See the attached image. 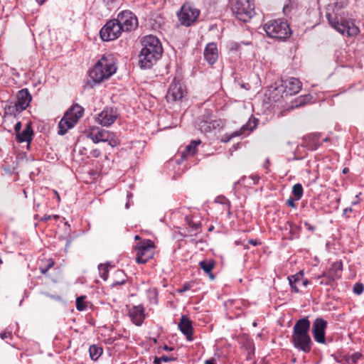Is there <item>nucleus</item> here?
<instances>
[{
    "label": "nucleus",
    "instance_id": "aec40b11",
    "mask_svg": "<svg viewBox=\"0 0 364 364\" xmlns=\"http://www.w3.org/2000/svg\"><path fill=\"white\" fill-rule=\"evenodd\" d=\"M109 132V131L100 129L99 127H93L87 133V136L95 144H97L100 141L105 142V139L107 138Z\"/></svg>",
    "mask_w": 364,
    "mask_h": 364
},
{
    "label": "nucleus",
    "instance_id": "412c9836",
    "mask_svg": "<svg viewBox=\"0 0 364 364\" xmlns=\"http://www.w3.org/2000/svg\"><path fill=\"white\" fill-rule=\"evenodd\" d=\"M178 328L186 336L188 341H193V326L191 321L188 318L183 316L178 323Z\"/></svg>",
    "mask_w": 364,
    "mask_h": 364
},
{
    "label": "nucleus",
    "instance_id": "c03bdc74",
    "mask_svg": "<svg viewBox=\"0 0 364 364\" xmlns=\"http://www.w3.org/2000/svg\"><path fill=\"white\" fill-rule=\"evenodd\" d=\"M348 4V0H336L334 2L335 7L337 10L345 7Z\"/></svg>",
    "mask_w": 364,
    "mask_h": 364
},
{
    "label": "nucleus",
    "instance_id": "774afa93",
    "mask_svg": "<svg viewBox=\"0 0 364 364\" xmlns=\"http://www.w3.org/2000/svg\"><path fill=\"white\" fill-rule=\"evenodd\" d=\"M327 140H328V139H327V138H326V139H323V141H326Z\"/></svg>",
    "mask_w": 364,
    "mask_h": 364
},
{
    "label": "nucleus",
    "instance_id": "f8f14e48",
    "mask_svg": "<svg viewBox=\"0 0 364 364\" xmlns=\"http://www.w3.org/2000/svg\"><path fill=\"white\" fill-rule=\"evenodd\" d=\"M199 15L200 11L188 4L183 5L180 11L178 13L180 23L186 26H190L195 23Z\"/></svg>",
    "mask_w": 364,
    "mask_h": 364
},
{
    "label": "nucleus",
    "instance_id": "20e7f679",
    "mask_svg": "<svg viewBox=\"0 0 364 364\" xmlns=\"http://www.w3.org/2000/svg\"><path fill=\"white\" fill-rule=\"evenodd\" d=\"M326 17L329 24L341 34L355 36L360 32L358 27L352 21L345 19L339 13L334 11L333 13L327 12Z\"/></svg>",
    "mask_w": 364,
    "mask_h": 364
},
{
    "label": "nucleus",
    "instance_id": "f03ea898",
    "mask_svg": "<svg viewBox=\"0 0 364 364\" xmlns=\"http://www.w3.org/2000/svg\"><path fill=\"white\" fill-rule=\"evenodd\" d=\"M310 327L311 322L308 318H300L296 321L291 335L294 347L306 353L311 350L313 344L309 333Z\"/></svg>",
    "mask_w": 364,
    "mask_h": 364
},
{
    "label": "nucleus",
    "instance_id": "a19ab883",
    "mask_svg": "<svg viewBox=\"0 0 364 364\" xmlns=\"http://www.w3.org/2000/svg\"><path fill=\"white\" fill-rule=\"evenodd\" d=\"M188 225L190 228H191L193 230L198 231L200 228V224L197 222H194L191 219H188L187 220Z\"/></svg>",
    "mask_w": 364,
    "mask_h": 364
},
{
    "label": "nucleus",
    "instance_id": "ddd939ff",
    "mask_svg": "<svg viewBox=\"0 0 364 364\" xmlns=\"http://www.w3.org/2000/svg\"><path fill=\"white\" fill-rule=\"evenodd\" d=\"M119 25L124 31L134 30L138 26V20L136 16L129 11H122L116 18Z\"/></svg>",
    "mask_w": 364,
    "mask_h": 364
},
{
    "label": "nucleus",
    "instance_id": "338daca9",
    "mask_svg": "<svg viewBox=\"0 0 364 364\" xmlns=\"http://www.w3.org/2000/svg\"><path fill=\"white\" fill-rule=\"evenodd\" d=\"M139 239H140V237H139V235H136V236H135V240H139Z\"/></svg>",
    "mask_w": 364,
    "mask_h": 364
},
{
    "label": "nucleus",
    "instance_id": "423d86ee",
    "mask_svg": "<svg viewBox=\"0 0 364 364\" xmlns=\"http://www.w3.org/2000/svg\"><path fill=\"white\" fill-rule=\"evenodd\" d=\"M232 14L241 21L247 22L255 15V4L252 0H229Z\"/></svg>",
    "mask_w": 364,
    "mask_h": 364
},
{
    "label": "nucleus",
    "instance_id": "13d9d810",
    "mask_svg": "<svg viewBox=\"0 0 364 364\" xmlns=\"http://www.w3.org/2000/svg\"><path fill=\"white\" fill-rule=\"evenodd\" d=\"M351 211H352L351 208H346V209H344V213H346L348 212H351Z\"/></svg>",
    "mask_w": 364,
    "mask_h": 364
},
{
    "label": "nucleus",
    "instance_id": "a878e982",
    "mask_svg": "<svg viewBox=\"0 0 364 364\" xmlns=\"http://www.w3.org/2000/svg\"><path fill=\"white\" fill-rule=\"evenodd\" d=\"M114 280L111 284L112 287H115L118 285H123L127 282V275L121 269H117L114 273Z\"/></svg>",
    "mask_w": 364,
    "mask_h": 364
},
{
    "label": "nucleus",
    "instance_id": "ea45409f",
    "mask_svg": "<svg viewBox=\"0 0 364 364\" xmlns=\"http://www.w3.org/2000/svg\"><path fill=\"white\" fill-rule=\"evenodd\" d=\"M209 124H210L212 130L219 129L222 126V121L220 119L210 120Z\"/></svg>",
    "mask_w": 364,
    "mask_h": 364
},
{
    "label": "nucleus",
    "instance_id": "09e8293b",
    "mask_svg": "<svg viewBox=\"0 0 364 364\" xmlns=\"http://www.w3.org/2000/svg\"><path fill=\"white\" fill-rule=\"evenodd\" d=\"M287 205L291 207V208H295L296 207V205H295V203H294V200L291 198H289L287 200Z\"/></svg>",
    "mask_w": 364,
    "mask_h": 364
},
{
    "label": "nucleus",
    "instance_id": "37998d69",
    "mask_svg": "<svg viewBox=\"0 0 364 364\" xmlns=\"http://www.w3.org/2000/svg\"><path fill=\"white\" fill-rule=\"evenodd\" d=\"M364 290L363 284L356 283L353 287V292L358 295L360 294Z\"/></svg>",
    "mask_w": 364,
    "mask_h": 364
},
{
    "label": "nucleus",
    "instance_id": "bb28decb",
    "mask_svg": "<svg viewBox=\"0 0 364 364\" xmlns=\"http://www.w3.org/2000/svg\"><path fill=\"white\" fill-rule=\"evenodd\" d=\"M200 144V140H193L186 146L185 151L181 153V157L183 159L186 158L187 155L193 156L196 151V147Z\"/></svg>",
    "mask_w": 364,
    "mask_h": 364
},
{
    "label": "nucleus",
    "instance_id": "f3484780",
    "mask_svg": "<svg viewBox=\"0 0 364 364\" xmlns=\"http://www.w3.org/2000/svg\"><path fill=\"white\" fill-rule=\"evenodd\" d=\"M118 113L116 109L105 107L97 116V121L104 127H109L112 124L117 118Z\"/></svg>",
    "mask_w": 364,
    "mask_h": 364
},
{
    "label": "nucleus",
    "instance_id": "6ab92c4d",
    "mask_svg": "<svg viewBox=\"0 0 364 364\" xmlns=\"http://www.w3.org/2000/svg\"><path fill=\"white\" fill-rule=\"evenodd\" d=\"M129 315L136 326H141L145 318L144 308L141 305L132 306L129 311Z\"/></svg>",
    "mask_w": 364,
    "mask_h": 364
},
{
    "label": "nucleus",
    "instance_id": "e2e57ef3",
    "mask_svg": "<svg viewBox=\"0 0 364 364\" xmlns=\"http://www.w3.org/2000/svg\"><path fill=\"white\" fill-rule=\"evenodd\" d=\"M50 218V215H48V216L45 217V218H44V220H49Z\"/></svg>",
    "mask_w": 364,
    "mask_h": 364
},
{
    "label": "nucleus",
    "instance_id": "69168bd1",
    "mask_svg": "<svg viewBox=\"0 0 364 364\" xmlns=\"http://www.w3.org/2000/svg\"><path fill=\"white\" fill-rule=\"evenodd\" d=\"M288 225H289V227L291 228H292V225H293V223H291V222H288Z\"/></svg>",
    "mask_w": 364,
    "mask_h": 364
},
{
    "label": "nucleus",
    "instance_id": "4d7b16f0",
    "mask_svg": "<svg viewBox=\"0 0 364 364\" xmlns=\"http://www.w3.org/2000/svg\"><path fill=\"white\" fill-rule=\"evenodd\" d=\"M50 297L52 298V299H56V300H60V296H52V295H50Z\"/></svg>",
    "mask_w": 364,
    "mask_h": 364
},
{
    "label": "nucleus",
    "instance_id": "052dcab7",
    "mask_svg": "<svg viewBox=\"0 0 364 364\" xmlns=\"http://www.w3.org/2000/svg\"><path fill=\"white\" fill-rule=\"evenodd\" d=\"M348 168H344L343 170V173H348Z\"/></svg>",
    "mask_w": 364,
    "mask_h": 364
},
{
    "label": "nucleus",
    "instance_id": "7ed1b4c3",
    "mask_svg": "<svg viewBox=\"0 0 364 364\" xmlns=\"http://www.w3.org/2000/svg\"><path fill=\"white\" fill-rule=\"evenodd\" d=\"M116 70L117 66L114 56L103 55L90 71L89 75L95 82H101L110 77Z\"/></svg>",
    "mask_w": 364,
    "mask_h": 364
},
{
    "label": "nucleus",
    "instance_id": "4468645a",
    "mask_svg": "<svg viewBox=\"0 0 364 364\" xmlns=\"http://www.w3.org/2000/svg\"><path fill=\"white\" fill-rule=\"evenodd\" d=\"M327 321L323 318H316L312 326V334L314 340L319 343H326L325 331L327 328Z\"/></svg>",
    "mask_w": 364,
    "mask_h": 364
},
{
    "label": "nucleus",
    "instance_id": "2eb2a0df",
    "mask_svg": "<svg viewBox=\"0 0 364 364\" xmlns=\"http://www.w3.org/2000/svg\"><path fill=\"white\" fill-rule=\"evenodd\" d=\"M258 124V119L255 117H251L248 122L242 125V127L239 129L232 132L230 134H226L225 136L226 139H224V142H228L231 139L240 136L242 135L246 136L251 133L255 129H256Z\"/></svg>",
    "mask_w": 364,
    "mask_h": 364
},
{
    "label": "nucleus",
    "instance_id": "f257e3e1",
    "mask_svg": "<svg viewBox=\"0 0 364 364\" xmlns=\"http://www.w3.org/2000/svg\"><path fill=\"white\" fill-rule=\"evenodd\" d=\"M141 49L139 55V62L142 68H150L161 58L163 48L159 39L149 35L141 41Z\"/></svg>",
    "mask_w": 364,
    "mask_h": 364
},
{
    "label": "nucleus",
    "instance_id": "4c0bfd02",
    "mask_svg": "<svg viewBox=\"0 0 364 364\" xmlns=\"http://www.w3.org/2000/svg\"><path fill=\"white\" fill-rule=\"evenodd\" d=\"M193 287V282L185 283L181 287V288L177 289V292L179 293V294L184 293V292L187 291L188 290H190L191 289H192Z\"/></svg>",
    "mask_w": 364,
    "mask_h": 364
},
{
    "label": "nucleus",
    "instance_id": "c85d7f7f",
    "mask_svg": "<svg viewBox=\"0 0 364 364\" xmlns=\"http://www.w3.org/2000/svg\"><path fill=\"white\" fill-rule=\"evenodd\" d=\"M102 348L96 345H92L89 348L90 355L92 360H97L102 354Z\"/></svg>",
    "mask_w": 364,
    "mask_h": 364
},
{
    "label": "nucleus",
    "instance_id": "864d4df0",
    "mask_svg": "<svg viewBox=\"0 0 364 364\" xmlns=\"http://www.w3.org/2000/svg\"><path fill=\"white\" fill-rule=\"evenodd\" d=\"M305 226L307 227V228L311 230V231H314V227L310 224H309L308 223H304Z\"/></svg>",
    "mask_w": 364,
    "mask_h": 364
},
{
    "label": "nucleus",
    "instance_id": "c9c22d12",
    "mask_svg": "<svg viewBox=\"0 0 364 364\" xmlns=\"http://www.w3.org/2000/svg\"><path fill=\"white\" fill-rule=\"evenodd\" d=\"M361 353L356 352L348 357L346 361L348 364H356L361 357Z\"/></svg>",
    "mask_w": 364,
    "mask_h": 364
},
{
    "label": "nucleus",
    "instance_id": "9d476101",
    "mask_svg": "<svg viewBox=\"0 0 364 364\" xmlns=\"http://www.w3.org/2000/svg\"><path fill=\"white\" fill-rule=\"evenodd\" d=\"M123 32L116 18L108 21L101 28L100 36L102 41H109L117 39Z\"/></svg>",
    "mask_w": 364,
    "mask_h": 364
},
{
    "label": "nucleus",
    "instance_id": "7c9ffc66",
    "mask_svg": "<svg viewBox=\"0 0 364 364\" xmlns=\"http://www.w3.org/2000/svg\"><path fill=\"white\" fill-rule=\"evenodd\" d=\"M105 142H108L109 145L112 147H115L119 144L116 135L113 132H110L108 133V135L105 139Z\"/></svg>",
    "mask_w": 364,
    "mask_h": 364
},
{
    "label": "nucleus",
    "instance_id": "6e6d98bb",
    "mask_svg": "<svg viewBox=\"0 0 364 364\" xmlns=\"http://www.w3.org/2000/svg\"><path fill=\"white\" fill-rule=\"evenodd\" d=\"M205 364H215V363L213 360H205Z\"/></svg>",
    "mask_w": 364,
    "mask_h": 364
},
{
    "label": "nucleus",
    "instance_id": "5fc2aeb1",
    "mask_svg": "<svg viewBox=\"0 0 364 364\" xmlns=\"http://www.w3.org/2000/svg\"><path fill=\"white\" fill-rule=\"evenodd\" d=\"M301 283L304 287H306L309 284V281L306 279H302Z\"/></svg>",
    "mask_w": 364,
    "mask_h": 364
},
{
    "label": "nucleus",
    "instance_id": "49530a36",
    "mask_svg": "<svg viewBox=\"0 0 364 364\" xmlns=\"http://www.w3.org/2000/svg\"><path fill=\"white\" fill-rule=\"evenodd\" d=\"M21 122H18L15 126H14V131L16 132V135L18 134V133H20L21 132Z\"/></svg>",
    "mask_w": 364,
    "mask_h": 364
},
{
    "label": "nucleus",
    "instance_id": "bf43d9fd",
    "mask_svg": "<svg viewBox=\"0 0 364 364\" xmlns=\"http://www.w3.org/2000/svg\"><path fill=\"white\" fill-rule=\"evenodd\" d=\"M54 193L55 195V197H57L58 200L59 201L60 200V196H59L58 193L57 191H54Z\"/></svg>",
    "mask_w": 364,
    "mask_h": 364
},
{
    "label": "nucleus",
    "instance_id": "2f4dec72",
    "mask_svg": "<svg viewBox=\"0 0 364 364\" xmlns=\"http://www.w3.org/2000/svg\"><path fill=\"white\" fill-rule=\"evenodd\" d=\"M98 269H99V273H100V277L103 280L106 281L108 278V273H109L107 264H100L98 266Z\"/></svg>",
    "mask_w": 364,
    "mask_h": 364
},
{
    "label": "nucleus",
    "instance_id": "39448f33",
    "mask_svg": "<svg viewBox=\"0 0 364 364\" xmlns=\"http://www.w3.org/2000/svg\"><path fill=\"white\" fill-rule=\"evenodd\" d=\"M262 28L268 37L282 41L289 38L291 33L289 24L280 19L267 21Z\"/></svg>",
    "mask_w": 364,
    "mask_h": 364
},
{
    "label": "nucleus",
    "instance_id": "58836bf2",
    "mask_svg": "<svg viewBox=\"0 0 364 364\" xmlns=\"http://www.w3.org/2000/svg\"><path fill=\"white\" fill-rule=\"evenodd\" d=\"M0 337L2 340L8 342L9 340H11L12 338L13 335L11 331L6 330L0 333Z\"/></svg>",
    "mask_w": 364,
    "mask_h": 364
},
{
    "label": "nucleus",
    "instance_id": "0eeeda50",
    "mask_svg": "<svg viewBox=\"0 0 364 364\" xmlns=\"http://www.w3.org/2000/svg\"><path fill=\"white\" fill-rule=\"evenodd\" d=\"M84 108L78 104L70 107L58 123V134L64 135L68 129L73 128L82 116Z\"/></svg>",
    "mask_w": 364,
    "mask_h": 364
},
{
    "label": "nucleus",
    "instance_id": "6e6552de",
    "mask_svg": "<svg viewBox=\"0 0 364 364\" xmlns=\"http://www.w3.org/2000/svg\"><path fill=\"white\" fill-rule=\"evenodd\" d=\"M17 100L14 106H9L6 109L5 114L11 115L14 118L15 112H21L25 110L29 105L32 97L28 89L24 88L18 92Z\"/></svg>",
    "mask_w": 364,
    "mask_h": 364
},
{
    "label": "nucleus",
    "instance_id": "9b49d317",
    "mask_svg": "<svg viewBox=\"0 0 364 364\" xmlns=\"http://www.w3.org/2000/svg\"><path fill=\"white\" fill-rule=\"evenodd\" d=\"M301 89V83L299 79L289 77L284 80H281L279 85L276 87L279 92H282L284 96H291L297 94Z\"/></svg>",
    "mask_w": 364,
    "mask_h": 364
},
{
    "label": "nucleus",
    "instance_id": "79ce46f5",
    "mask_svg": "<svg viewBox=\"0 0 364 364\" xmlns=\"http://www.w3.org/2000/svg\"><path fill=\"white\" fill-rule=\"evenodd\" d=\"M200 129L203 132H209L212 131L210 124H209V121H203L200 124Z\"/></svg>",
    "mask_w": 364,
    "mask_h": 364
},
{
    "label": "nucleus",
    "instance_id": "a211bd4d",
    "mask_svg": "<svg viewBox=\"0 0 364 364\" xmlns=\"http://www.w3.org/2000/svg\"><path fill=\"white\" fill-rule=\"evenodd\" d=\"M203 55L205 60L210 65H213L218 58V52L216 43H208L205 48Z\"/></svg>",
    "mask_w": 364,
    "mask_h": 364
},
{
    "label": "nucleus",
    "instance_id": "e433bc0d",
    "mask_svg": "<svg viewBox=\"0 0 364 364\" xmlns=\"http://www.w3.org/2000/svg\"><path fill=\"white\" fill-rule=\"evenodd\" d=\"M55 262L53 259H49L45 267H41L40 271L42 274H46L48 270L54 265Z\"/></svg>",
    "mask_w": 364,
    "mask_h": 364
},
{
    "label": "nucleus",
    "instance_id": "cd10ccee",
    "mask_svg": "<svg viewBox=\"0 0 364 364\" xmlns=\"http://www.w3.org/2000/svg\"><path fill=\"white\" fill-rule=\"evenodd\" d=\"M320 134H312L308 136L309 149L316 150L321 146V143L319 141Z\"/></svg>",
    "mask_w": 364,
    "mask_h": 364
},
{
    "label": "nucleus",
    "instance_id": "dca6fc26",
    "mask_svg": "<svg viewBox=\"0 0 364 364\" xmlns=\"http://www.w3.org/2000/svg\"><path fill=\"white\" fill-rule=\"evenodd\" d=\"M185 92L186 90L183 85L174 78L169 86L166 98L168 102L181 100L183 97Z\"/></svg>",
    "mask_w": 364,
    "mask_h": 364
},
{
    "label": "nucleus",
    "instance_id": "b1692460",
    "mask_svg": "<svg viewBox=\"0 0 364 364\" xmlns=\"http://www.w3.org/2000/svg\"><path fill=\"white\" fill-rule=\"evenodd\" d=\"M215 265V262L213 259H205L199 262L200 267L204 271L205 273L209 275V277L211 280L215 279V276L211 273Z\"/></svg>",
    "mask_w": 364,
    "mask_h": 364
},
{
    "label": "nucleus",
    "instance_id": "c756f323",
    "mask_svg": "<svg viewBox=\"0 0 364 364\" xmlns=\"http://www.w3.org/2000/svg\"><path fill=\"white\" fill-rule=\"evenodd\" d=\"M292 194L296 200H300L304 194V189L301 183H296L292 187Z\"/></svg>",
    "mask_w": 364,
    "mask_h": 364
},
{
    "label": "nucleus",
    "instance_id": "f704fd0d",
    "mask_svg": "<svg viewBox=\"0 0 364 364\" xmlns=\"http://www.w3.org/2000/svg\"><path fill=\"white\" fill-rule=\"evenodd\" d=\"M85 299V296H81L80 297H77L76 299V309L78 311H84L87 308V305L84 299Z\"/></svg>",
    "mask_w": 364,
    "mask_h": 364
},
{
    "label": "nucleus",
    "instance_id": "0e129e2a",
    "mask_svg": "<svg viewBox=\"0 0 364 364\" xmlns=\"http://www.w3.org/2000/svg\"><path fill=\"white\" fill-rule=\"evenodd\" d=\"M70 240H68V241H67V243H66V247H69V245H70Z\"/></svg>",
    "mask_w": 364,
    "mask_h": 364
},
{
    "label": "nucleus",
    "instance_id": "1a4fd4ad",
    "mask_svg": "<svg viewBox=\"0 0 364 364\" xmlns=\"http://www.w3.org/2000/svg\"><path fill=\"white\" fill-rule=\"evenodd\" d=\"M154 245L150 240H144L139 242L135 248L136 252V262L139 264H145L154 257Z\"/></svg>",
    "mask_w": 364,
    "mask_h": 364
},
{
    "label": "nucleus",
    "instance_id": "680f3d73",
    "mask_svg": "<svg viewBox=\"0 0 364 364\" xmlns=\"http://www.w3.org/2000/svg\"><path fill=\"white\" fill-rule=\"evenodd\" d=\"M36 1L41 4L45 1V0H36Z\"/></svg>",
    "mask_w": 364,
    "mask_h": 364
},
{
    "label": "nucleus",
    "instance_id": "3c124183",
    "mask_svg": "<svg viewBox=\"0 0 364 364\" xmlns=\"http://www.w3.org/2000/svg\"><path fill=\"white\" fill-rule=\"evenodd\" d=\"M246 178V176H242L239 181H237V182H235L234 183V188H236L237 186L240 184V183L242 181H243Z\"/></svg>",
    "mask_w": 364,
    "mask_h": 364
},
{
    "label": "nucleus",
    "instance_id": "72a5a7b5",
    "mask_svg": "<svg viewBox=\"0 0 364 364\" xmlns=\"http://www.w3.org/2000/svg\"><path fill=\"white\" fill-rule=\"evenodd\" d=\"M177 358L170 355H162L161 357H155L154 363H161V362L167 363L176 360Z\"/></svg>",
    "mask_w": 364,
    "mask_h": 364
},
{
    "label": "nucleus",
    "instance_id": "8fccbe9b",
    "mask_svg": "<svg viewBox=\"0 0 364 364\" xmlns=\"http://www.w3.org/2000/svg\"><path fill=\"white\" fill-rule=\"evenodd\" d=\"M160 348L166 351H172L174 350L173 347H169L166 344H164L163 346L160 347Z\"/></svg>",
    "mask_w": 364,
    "mask_h": 364
},
{
    "label": "nucleus",
    "instance_id": "5701e85b",
    "mask_svg": "<svg viewBox=\"0 0 364 364\" xmlns=\"http://www.w3.org/2000/svg\"><path fill=\"white\" fill-rule=\"evenodd\" d=\"M33 135V131L31 127V124L28 123L26 124V128L16 135V139L18 142H28L30 143L32 140V136Z\"/></svg>",
    "mask_w": 364,
    "mask_h": 364
},
{
    "label": "nucleus",
    "instance_id": "603ef678",
    "mask_svg": "<svg viewBox=\"0 0 364 364\" xmlns=\"http://www.w3.org/2000/svg\"><path fill=\"white\" fill-rule=\"evenodd\" d=\"M248 243L252 245L253 246H257L258 245L257 240L254 239L250 240Z\"/></svg>",
    "mask_w": 364,
    "mask_h": 364
},
{
    "label": "nucleus",
    "instance_id": "393cba45",
    "mask_svg": "<svg viewBox=\"0 0 364 364\" xmlns=\"http://www.w3.org/2000/svg\"><path fill=\"white\" fill-rule=\"evenodd\" d=\"M304 277L303 272H299L294 275H291L288 277V280L289 282V284L291 288L294 290V292L298 293L299 291L297 284H299L301 282Z\"/></svg>",
    "mask_w": 364,
    "mask_h": 364
},
{
    "label": "nucleus",
    "instance_id": "473e14b6",
    "mask_svg": "<svg viewBox=\"0 0 364 364\" xmlns=\"http://www.w3.org/2000/svg\"><path fill=\"white\" fill-rule=\"evenodd\" d=\"M313 279H316L320 285H331L333 282L329 277H324V273L322 275L314 277Z\"/></svg>",
    "mask_w": 364,
    "mask_h": 364
},
{
    "label": "nucleus",
    "instance_id": "a18cd8bd",
    "mask_svg": "<svg viewBox=\"0 0 364 364\" xmlns=\"http://www.w3.org/2000/svg\"><path fill=\"white\" fill-rule=\"evenodd\" d=\"M90 155L94 158H98L101 155V151L99 149H95L90 151Z\"/></svg>",
    "mask_w": 364,
    "mask_h": 364
},
{
    "label": "nucleus",
    "instance_id": "de8ad7c7",
    "mask_svg": "<svg viewBox=\"0 0 364 364\" xmlns=\"http://www.w3.org/2000/svg\"><path fill=\"white\" fill-rule=\"evenodd\" d=\"M250 178L252 180L253 184H257L260 179V177L258 175H251Z\"/></svg>",
    "mask_w": 364,
    "mask_h": 364
},
{
    "label": "nucleus",
    "instance_id": "4be33fe9",
    "mask_svg": "<svg viewBox=\"0 0 364 364\" xmlns=\"http://www.w3.org/2000/svg\"><path fill=\"white\" fill-rule=\"evenodd\" d=\"M342 269L343 267L341 262H334L331 267L324 272V277H329L333 282L341 277Z\"/></svg>",
    "mask_w": 364,
    "mask_h": 364
}]
</instances>
